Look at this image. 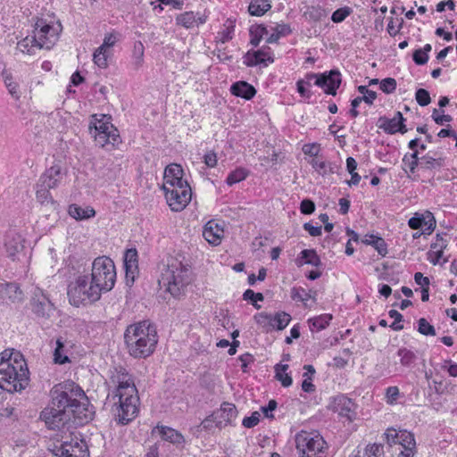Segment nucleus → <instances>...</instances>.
<instances>
[{"instance_id":"1a4fd4ad","label":"nucleus","mask_w":457,"mask_h":457,"mask_svg":"<svg viewBox=\"0 0 457 457\" xmlns=\"http://www.w3.org/2000/svg\"><path fill=\"white\" fill-rule=\"evenodd\" d=\"M62 29V27L59 21L55 24H49L43 19L38 20L34 30L38 48L51 49L58 41Z\"/></svg>"},{"instance_id":"f3484780","label":"nucleus","mask_w":457,"mask_h":457,"mask_svg":"<svg viewBox=\"0 0 457 457\" xmlns=\"http://www.w3.org/2000/svg\"><path fill=\"white\" fill-rule=\"evenodd\" d=\"M182 176L183 170L180 165L176 163L168 165L164 170L162 188L168 187L169 189L174 186L188 185L186 180H183Z\"/></svg>"},{"instance_id":"5fc2aeb1","label":"nucleus","mask_w":457,"mask_h":457,"mask_svg":"<svg viewBox=\"0 0 457 457\" xmlns=\"http://www.w3.org/2000/svg\"><path fill=\"white\" fill-rule=\"evenodd\" d=\"M390 318L394 319V322L390 325V328L395 331H399L403 329V325L401 324L403 321V315L397 312L396 310H390L388 312Z\"/></svg>"},{"instance_id":"a19ab883","label":"nucleus","mask_w":457,"mask_h":457,"mask_svg":"<svg viewBox=\"0 0 457 457\" xmlns=\"http://www.w3.org/2000/svg\"><path fill=\"white\" fill-rule=\"evenodd\" d=\"M269 34V30L268 29L263 26V25H257L255 27H251L250 29V36H251V40H250V44L256 47L263 36H268Z\"/></svg>"},{"instance_id":"ea45409f","label":"nucleus","mask_w":457,"mask_h":457,"mask_svg":"<svg viewBox=\"0 0 457 457\" xmlns=\"http://www.w3.org/2000/svg\"><path fill=\"white\" fill-rule=\"evenodd\" d=\"M144 45L140 41L134 44L132 65L135 70H139L144 63Z\"/></svg>"},{"instance_id":"412c9836","label":"nucleus","mask_w":457,"mask_h":457,"mask_svg":"<svg viewBox=\"0 0 457 457\" xmlns=\"http://www.w3.org/2000/svg\"><path fill=\"white\" fill-rule=\"evenodd\" d=\"M270 48H262L257 51H248L244 56V63L248 67L256 66L265 62H273Z\"/></svg>"},{"instance_id":"4468645a","label":"nucleus","mask_w":457,"mask_h":457,"mask_svg":"<svg viewBox=\"0 0 457 457\" xmlns=\"http://www.w3.org/2000/svg\"><path fill=\"white\" fill-rule=\"evenodd\" d=\"M405 119L401 112H396L392 119L386 116L379 117L378 120V127L386 133L393 135L397 132L404 134L408 131L405 125Z\"/></svg>"},{"instance_id":"f704fd0d","label":"nucleus","mask_w":457,"mask_h":457,"mask_svg":"<svg viewBox=\"0 0 457 457\" xmlns=\"http://www.w3.org/2000/svg\"><path fill=\"white\" fill-rule=\"evenodd\" d=\"M445 165V159L435 158L428 154L420 157V167L424 170H439Z\"/></svg>"},{"instance_id":"473e14b6","label":"nucleus","mask_w":457,"mask_h":457,"mask_svg":"<svg viewBox=\"0 0 457 457\" xmlns=\"http://www.w3.org/2000/svg\"><path fill=\"white\" fill-rule=\"evenodd\" d=\"M405 435H412L411 433L403 430V431H397L394 428H388L385 432L384 436L386 437V443L390 447L393 446H400L403 445V441L402 439H406Z\"/></svg>"},{"instance_id":"774afa93","label":"nucleus","mask_w":457,"mask_h":457,"mask_svg":"<svg viewBox=\"0 0 457 457\" xmlns=\"http://www.w3.org/2000/svg\"><path fill=\"white\" fill-rule=\"evenodd\" d=\"M381 256H386L387 253V247L385 240L378 237L375 239V243L372 245Z\"/></svg>"},{"instance_id":"5701e85b","label":"nucleus","mask_w":457,"mask_h":457,"mask_svg":"<svg viewBox=\"0 0 457 457\" xmlns=\"http://www.w3.org/2000/svg\"><path fill=\"white\" fill-rule=\"evenodd\" d=\"M223 228L215 221L210 220L204 227L203 237L212 245H218L223 237Z\"/></svg>"},{"instance_id":"6ab92c4d","label":"nucleus","mask_w":457,"mask_h":457,"mask_svg":"<svg viewBox=\"0 0 457 457\" xmlns=\"http://www.w3.org/2000/svg\"><path fill=\"white\" fill-rule=\"evenodd\" d=\"M258 323H269L271 327L278 330L284 329L291 320V316L284 312H277L273 317L270 314L260 313L255 316Z\"/></svg>"},{"instance_id":"a18cd8bd","label":"nucleus","mask_w":457,"mask_h":457,"mask_svg":"<svg viewBox=\"0 0 457 457\" xmlns=\"http://www.w3.org/2000/svg\"><path fill=\"white\" fill-rule=\"evenodd\" d=\"M248 176V171L244 168H237L235 170L231 171L226 179V183L228 186H232L236 183L243 181Z\"/></svg>"},{"instance_id":"c03bdc74","label":"nucleus","mask_w":457,"mask_h":457,"mask_svg":"<svg viewBox=\"0 0 457 457\" xmlns=\"http://www.w3.org/2000/svg\"><path fill=\"white\" fill-rule=\"evenodd\" d=\"M196 22V17L193 12H185L177 16L176 23L186 29L192 28Z\"/></svg>"},{"instance_id":"680f3d73","label":"nucleus","mask_w":457,"mask_h":457,"mask_svg":"<svg viewBox=\"0 0 457 457\" xmlns=\"http://www.w3.org/2000/svg\"><path fill=\"white\" fill-rule=\"evenodd\" d=\"M260 417L261 414L258 411H253L250 417H245L243 420L242 425L247 428H253L259 423Z\"/></svg>"},{"instance_id":"f03ea898","label":"nucleus","mask_w":457,"mask_h":457,"mask_svg":"<svg viewBox=\"0 0 457 457\" xmlns=\"http://www.w3.org/2000/svg\"><path fill=\"white\" fill-rule=\"evenodd\" d=\"M27 363L19 352L4 350L0 353V388L20 392L29 385Z\"/></svg>"},{"instance_id":"e433bc0d","label":"nucleus","mask_w":457,"mask_h":457,"mask_svg":"<svg viewBox=\"0 0 457 457\" xmlns=\"http://www.w3.org/2000/svg\"><path fill=\"white\" fill-rule=\"evenodd\" d=\"M275 378L280 381L281 385L285 387L290 386L293 383L291 376L287 373L288 370L287 364H276L275 367Z\"/></svg>"},{"instance_id":"4d7b16f0","label":"nucleus","mask_w":457,"mask_h":457,"mask_svg":"<svg viewBox=\"0 0 457 457\" xmlns=\"http://www.w3.org/2000/svg\"><path fill=\"white\" fill-rule=\"evenodd\" d=\"M380 89L386 94L393 93L396 88V80L393 78H386L380 81Z\"/></svg>"},{"instance_id":"6e6552de","label":"nucleus","mask_w":457,"mask_h":457,"mask_svg":"<svg viewBox=\"0 0 457 457\" xmlns=\"http://www.w3.org/2000/svg\"><path fill=\"white\" fill-rule=\"evenodd\" d=\"M295 445L301 457H322L326 442L317 431H301L295 436Z\"/></svg>"},{"instance_id":"bb28decb","label":"nucleus","mask_w":457,"mask_h":457,"mask_svg":"<svg viewBox=\"0 0 457 457\" xmlns=\"http://www.w3.org/2000/svg\"><path fill=\"white\" fill-rule=\"evenodd\" d=\"M230 92L236 96L250 100L255 96L256 89L245 81H237L231 85Z\"/></svg>"},{"instance_id":"cd10ccee","label":"nucleus","mask_w":457,"mask_h":457,"mask_svg":"<svg viewBox=\"0 0 457 457\" xmlns=\"http://www.w3.org/2000/svg\"><path fill=\"white\" fill-rule=\"evenodd\" d=\"M0 293L3 298H8L13 303L23 300V293L15 283H0Z\"/></svg>"},{"instance_id":"13d9d810","label":"nucleus","mask_w":457,"mask_h":457,"mask_svg":"<svg viewBox=\"0 0 457 457\" xmlns=\"http://www.w3.org/2000/svg\"><path fill=\"white\" fill-rule=\"evenodd\" d=\"M119 36L120 34L115 31L105 34L103 44L99 47H103V49L106 51L107 48L115 45Z\"/></svg>"},{"instance_id":"4be33fe9","label":"nucleus","mask_w":457,"mask_h":457,"mask_svg":"<svg viewBox=\"0 0 457 457\" xmlns=\"http://www.w3.org/2000/svg\"><path fill=\"white\" fill-rule=\"evenodd\" d=\"M332 409L334 411L338 412L340 416L352 420L351 414L354 413V403L347 396L339 395L334 398Z\"/></svg>"},{"instance_id":"aec40b11","label":"nucleus","mask_w":457,"mask_h":457,"mask_svg":"<svg viewBox=\"0 0 457 457\" xmlns=\"http://www.w3.org/2000/svg\"><path fill=\"white\" fill-rule=\"evenodd\" d=\"M64 177L60 165L55 164L47 169L40 177L39 183L48 188H55Z\"/></svg>"},{"instance_id":"0eeeda50","label":"nucleus","mask_w":457,"mask_h":457,"mask_svg":"<svg viewBox=\"0 0 457 457\" xmlns=\"http://www.w3.org/2000/svg\"><path fill=\"white\" fill-rule=\"evenodd\" d=\"M89 278L103 293L112 290L116 281L112 260L107 256L96 258L92 263Z\"/></svg>"},{"instance_id":"58836bf2","label":"nucleus","mask_w":457,"mask_h":457,"mask_svg":"<svg viewBox=\"0 0 457 457\" xmlns=\"http://www.w3.org/2000/svg\"><path fill=\"white\" fill-rule=\"evenodd\" d=\"M49 189L50 188L46 187V186H44L41 183L37 184L36 196H37V200L41 204H46V205H47V204L54 205L55 204V202L54 201V199L49 192Z\"/></svg>"},{"instance_id":"bf43d9fd","label":"nucleus","mask_w":457,"mask_h":457,"mask_svg":"<svg viewBox=\"0 0 457 457\" xmlns=\"http://www.w3.org/2000/svg\"><path fill=\"white\" fill-rule=\"evenodd\" d=\"M351 10L349 7L339 8L336 10L331 16V20L336 22L343 21L348 15H350Z\"/></svg>"},{"instance_id":"c85d7f7f","label":"nucleus","mask_w":457,"mask_h":457,"mask_svg":"<svg viewBox=\"0 0 457 457\" xmlns=\"http://www.w3.org/2000/svg\"><path fill=\"white\" fill-rule=\"evenodd\" d=\"M295 262L298 267L303 264H310L314 267H320L321 265L320 258L314 249L303 250L296 258Z\"/></svg>"},{"instance_id":"20e7f679","label":"nucleus","mask_w":457,"mask_h":457,"mask_svg":"<svg viewBox=\"0 0 457 457\" xmlns=\"http://www.w3.org/2000/svg\"><path fill=\"white\" fill-rule=\"evenodd\" d=\"M105 404L110 407L114 420L119 424L126 425L138 414L137 389L125 387L124 391H112L108 394Z\"/></svg>"},{"instance_id":"338daca9","label":"nucleus","mask_w":457,"mask_h":457,"mask_svg":"<svg viewBox=\"0 0 457 457\" xmlns=\"http://www.w3.org/2000/svg\"><path fill=\"white\" fill-rule=\"evenodd\" d=\"M233 33H234V26L233 25H229L228 27H226V29L223 31L219 33L220 42L224 44V43L229 41L233 37Z\"/></svg>"},{"instance_id":"6e6d98bb","label":"nucleus","mask_w":457,"mask_h":457,"mask_svg":"<svg viewBox=\"0 0 457 457\" xmlns=\"http://www.w3.org/2000/svg\"><path fill=\"white\" fill-rule=\"evenodd\" d=\"M415 98L420 106H427L430 104L431 98L428 90L420 88L416 91Z\"/></svg>"},{"instance_id":"a878e982","label":"nucleus","mask_w":457,"mask_h":457,"mask_svg":"<svg viewBox=\"0 0 457 457\" xmlns=\"http://www.w3.org/2000/svg\"><path fill=\"white\" fill-rule=\"evenodd\" d=\"M154 431H158L161 437L176 445H181L184 442V436L174 428L166 426H157Z\"/></svg>"},{"instance_id":"8fccbe9b","label":"nucleus","mask_w":457,"mask_h":457,"mask_svg":"<svg viewBox=\"0 0 457 457\" xmlns=\"http://www.w3.org/2000/svg\"><path fill=\"white\" fill-rule=\"evenodd\" d=\"M398 356L400 357V361L404 366H410L416 360L415 353L406 348H401L397 352Z\"/></svg>"},{"instance_id":"0e129e2a","label":"nucleus","mask_w":457,"mask_h":457,"mask_svg":"<svg viewBox=\"0 0 457 457\" xmlns=\"http://www.w3.org/2000/svg\"><path fill=\"white\" fill-rule=\"evenodd\" d=\"M412 59L417 65H424L428 61V54H426V52L422 51L421 48L417 49L412 54Z\"/></svg>"},{"instance_id":"49530a36","label":"nucleus","mask_w":457,"mask_h":457,"mask_svg":"<svg viewBox=\"0 0 457 457\" xmlns=\"http://www.w3.org/2000/svg\"><path fill=\"white\" fill-rule=\"evenodd\" d=\"M420 158L419 157V151H414L410 155L405 154L403 158V162L410 172L414 173L418 166H420Z\"/></svg>"},{"instance_id":"2eb2a0df","label":"nucleus","mask_w":457,"mask_h":457,"mask_svg":"<svg viewBox=\"0 0 457 457\" xmlns=\"http://www.w3.org/2000/svg\"><path fill=\"white\" fill-rule=\"evenodd\" d=\"M212 413L216 420V427L221 428L233 424L237 416V410L235 404L225 402Z\"/></svg>"},{"instance_id":"09e8293b","label":"nucleus","mask_w":457,"mask_h":457,"mask_svg":"<svg viewBox=\"0 0 457 457\" xmlns=\"http://www.w3.org/2000/svg\"><path fill=\"white\" fill-rule=\"evenodd\" d=\"M94 62L102 69H104L108 65V55L106 51L103 47H98L93 54Z\"/></svg>"},{"instance_id":"e2e57ef3","label":"nucleus","mask_w":457,"mask_h":457,"mask_svg":"<svg viewBox=\"0 0 457 457\" xmlns=\"http://www.w3.org/2000/svg\"><path fill=\"white\" fill-rule=\"evenodd\" d=\"M90 133L94 136L96 143L101 146L104 147L105 145H108V131L107 132H93V127L90 126Z\"/></svg>"},{"instance_id":"2f4dec72","label":"nucleus","mask_w":457,"mask_h":457,"mask_svg":"<svg viewBox=\"0 0 457 457\" xmlns=\"http://www.w3.org/2000/svg\"><path fill=\"white\" fill-rule=\"evenodd\" d=\"M405 440L403 445H400L397 449L399 450V453L397 457H414L416 453V443L413 435H405Z\"/></svg>"},{"instance_id":"69168bd1","label":"nucleus","mask_w":457,"mask_h":457,"mask_svg":"<svg viewBox=\"0 0 457 457\" xmlns=\"http://www.w3.org/2000/svg\"><path fill=\"white\" fill-rule=\"evenodd\" d=\"M300 211L303 214H312L315 211V204L310 199H303L300 204Z\"/></svg>"},{"instance_id":"c756f323","label":"nucleus","mask_w":457,"mask_h":457,"mask_svg":"<svg viewBox=\"0 0 457 457\" xmlns=\"http://www.w3.org/2000/svg\"><path fill=\"white\" fill-rule=\"evenodd\" d=\"M446 247V242L442 237L436 235V242L431 245L428 252V261L434 265L437 264L443 257V251Z\"/></svg>"},{"instance_id":"c9c22d12","label":"nucleus","mask_w":457,"mask_h":457,"mask_svg":"<svg viewBox=\"0 0 457 457\" xmlns=\"http://www.w3.org/2000/svg\"><path fill=\"white\" fill-rule=\"evenodd\" d=\"M358 91L362 94H369V96H357L351 102V106L357 108L360 104L363 101L368 104H372L373 101L377 98V93L375 91L368 89L366 86H359Z\"/></svg>"},{"instance_id":"f8f14e48","label":"nucleus","mask_w":457,"mask_h":457,"mask_svg":"<svg viewBox=\"0 0 457 457\" xmlns=\"http://www.w3.org/2000/svg\"><path fill=\"white\" fill-rule=\"evenodd\" d=\"M308 82L314 79V84L321 87L328 95L336 96L337 89L341 85V74L337 70H331L328 72L320 74L309 73L306 75Z\"/></svg>"},{"instance_id":"393cba45","label":"nucleus","mask_w":457,"mask_h":457,"mask_svg":"<svg viewBox=\"0 0 457 457\" xmlns=\"http://www.w3.org/2000/svg\"><path fill=\"white\" fill-rule=\"evenodd\" d=\"M112 379L114 383H117V386L113 391H124L125 387L137 388L131 375L122 367L115 369V373L112 376Z\"/></svg>"},{"instance_id":"3c124183","label":"nucleus","mask_w":457,"mask_h":457,"mask_svg":"<svg viewBox=\"0 0 457 457\" xmlns=\"http://www.w3.org/2000/svg\"><path fill=\"white\" fill-rule=\"evenodd\" d=\"M418 331L424 336H436V329L434 326L428 323L425 318H420L418 320Z\"/></svg>"},{"instance_id":"dca6fc26","label":"nucleus","mask_w":457,"mask_h":457,"mask_svg":"<svg viewBox=\"0 0 457 457\" xmlns=\"http://www.w3.org/2000/svg\"><path fill=\"white\" fill-rule=\"evenodd\" d=\"M23 243L24 240L19 233L13 230L9 231L5 235L4 245L8 257L12 258V260L19 259V255L24 249Z\"/></svg>"},{"instance_id":"052dcab7","label":"nucleus","mask_w":457,"mask_h":457,"mask_svg":"<svg viewBox=\"0 0 457 457\" xmlns=\"http://www.w3.org/2000/svg\"><path fill=\"white\" fill-rule=\"evenodd\" d=\"M291 297L295 301L305 303L310 298V295L303 288L293 287L291 289Z\"/></svg>"},{"instance_id":"423d86ee","label":"nucleus","mask_w":457,"mask_h":457,"mask_svg":"<svg viewBox=\"0 0 457 457\" xmlns=\"http://www.w3.org/2000/svg\"><path fill=\"white\" fill-rule=\"evenodd\" d=\"M102 293L88 275H80L69 285L67 294L71 304L79 307L96 303L100 299Z\"/></svg>"},{"instance_id":"a211bd4d","label":"nucleus","mask_w":457,"mask_h":457,"mask_svg":"<svg viewBox=\"0 0 457 457\" xmlns=\"http://www.w3.org/2000/svg\"><path fill=\"white\" fill-rule=\"evenodd\" d=\"M408 225L412 229L426 227L424 233L431 234L436 228V220L430 212H426L423 214L415 213V215L409 220Z\"/></svg>"},{"instance_id":"f257e3e1","label":"nucleus","mask_w":457,"mask_h":457,"mask_svg":"<svg viewBox=\"0 0 457 457\" xmlns=\"http://www.w3.org/2000/svg\"><path fill=\"white\" fill-rule=\"evenodd\" d=\"M93 407L83 389L75 382L66 380L54 385L50 390V402L39 415L48 429L69 428L71 418L79 423H87L93 419Z\"/></svg>"},{"instance_id":"ddd939ff","label":"nucleus","mask_w":457,"mask_h":457,"mask_svg":"<svg viewBox=\"0 0 457 457\" xmlns=\"http://www.w3.org/2000/svg\"><path fill=\"white\" fill-rule=\"evenodd\" d=\"M32 312L38 317L47 319L54 312V304L43 292L37 288L31 299Z\"/></svg>"},{"instance_id":"7ed1b4c3","label":"nucleus","mask_w":457,"mask_h":457,"mask_svg":"<svg viewBox=\"0 0 457 457\" xmlns=\"http://www.w3.org/2000/svg\"><path fill=\"white\" fill-rule=\"evenodd\" d=\"M124 340L129 353L134 358H146L155 350L158 335L155 327L148 320L127 327Z\"/></svg>"},{"instance_id":"9d476101","label":"nucleus","mask_w":457,"mask_h":457,"mask_svg":"<svg viewBox=\"0 0 457 457\" xmlns=\"http://www.w3.org/2000/svg\"><path fill=\"white\" fill-rule=\"evenodd\" d=\"M70 437V440H62L59 445H54L53 453L58 457H88L86 441L74 433H71Z\"/></svg>"},{"instance_id":"9b49d317","label":"nucleus","mask_w":457,"mask_h":457,"mask_svg":"<svg viewBox=\"0 0 457 457\" xmlns=\"http://www.w3.org/2000/svg\"><path fill=\"white\" fill-rule=\"evenodd\" d=\"M165 193V197L168 204L174 212L182 211L191 200V187L188 185L174 186L162 188Z\"/></svg>"},{"instance_id":"37998d69","label":"nucleus","mask_w":457,"mask_h":457,"mask_svg":"<svg viewBox=\"0 0 457 457\" xmlns=\"http://www.w3.org/2000/svg\"><path fill=\"white\" fill-rule=\"evenodd\" d=\"M331 320H332L331 315L323 314V315H320L318 317L310 319L308 320V322L310 324V328L312 330L315 329L317 331H320V330L324 329L329 324Z\"/></svg>"},{"instance_id":"72a5a7b5","label":"nucleus","mask_w":457,"mask_h":457,"mask_svg":"<svg viewBox=\"0 0 457 457\" xmlns=\"http://www.w3.org/2000/svg\"><path fill=\"white\" fill-rule=\"evenodd\" d=\"M271 8L270 0H252L248 11L253 16H262Z\"/></svg>"},{"instance_id":"39448f33","label":"nucleus","mask_w":457,"mask_h":457,"mask_svg":"<svg viewBox=\"0 0 457 457\" xmlns=\"http://www.w3.org/2000/svg\"><path fill=\"white\" fill-rule=\"evenodd\" d=\"M191 269L188 264L177 259L170 260L162 270L159 284L173 296L179 297L184 294L186 287L190 284Z\"/></svg>"},{"instance_id":"864d4df0","label":"nucleus","mask_w":457,"mask_h":457,"mask_svg":"<svg viewBox=\"0 0 457 457\" xmlns=\"http://www.w3.org/2000/svg\"><path fill=\"white\" fill-rule=\"evenodd\" d=\"M110 117H107L106 115H102V119L96 120L93 127V132H107L109 131V127L112 126V124L109 121Z\"/></svg>"},{"instance_id":"7c9ffc66","label":"nucleus","mask_w":457,"mask_h":457,"mask_svg":"<svg viewBox=\"0 0 457 457\" xmlns=\"http://www.w3.org/2000/svg\"><path fill=\"white\" fill-rule=\"evenodd\" d=\"M69 215L77 220H87L96 215V212L92 207L83 208L78 204H71L68 209Z\"/></svg>"},{"instance_id":"4c0bfd02","label":"nucleus","mask_w":457,"mask_h":457,"mask_svg":"<svg viewBox=\"0 0 457 457\" xmlns=\"http://www.w3.org/2000/svg\"><path fill=\"white\" fill-rule=\"evenodd\" d=\"M311 164L312 168H314L322 176L334 173L337 169L336 164L332 162H326L318 158L312 159Z\"/></svg>"},{"instance_id":"de8ad7c7","label":"nucleus","mask_w":457,"mask_h":457,"mask_svg":"<svg viewBox=\"0 0 457 457\" xmlns=\"http://www.w3.org/2000/svg\"><path fill=\"white\" fill-rule=\"evenodd\" d=\"M64 345L61 338L56 340V347L54 353V361L58 364H64L66 362H70V359L67 355L63 353Z\"/></svg>"},{"instance_id":"b1692460","label":"nucleus","mask_w":457,"mask_h":457,"mask_svg":"<svg viewBox=\"0 0 457 457\" xmlns=\"http://www.w3.org/2000/svg\"><path fill=\"white\" fill-rule=\"evenodd\" d=\"M124 267L126 272L127 283L135 280V276L137 271V252L136 249H128L124 256Z\"/></svg>"},{"instance_id":"79ce46f5","label":"nucleus","mask_w":457,"mask_h":457,"mask_svg":"<svg viewBox=\"0 0 457 457\" xmlns=\"http://www.w3.org/2000/svg\"><path fill=\"white\" fill-rule=\"evenodd\" d=\"M35 48H38L37 46L36 37L33 36L31 38L25 37L22 40L19 41L17 44V49L20 50L23 54H34Z\"/></svg>"},{"instance_id":"603ef678","label":"nucleus","mask_w":457,"mask_h":457,"mask_svg":"<svg viewBox=\"0 0 457 457\" xmlns=\"http://www.w3.org/2000/svg\"><path fill=\"white\" fill-rule=\"evenodd\" d=\"M383 448V445L379 444L368 445L365 448V455L367 457H386Z\"/></svg>"}]
</instances>
